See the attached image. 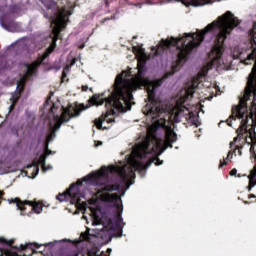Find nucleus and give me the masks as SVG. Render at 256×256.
Returning a JSON list of instances; mask_svg holds the SVG:
<instances>
[{"label": "nucleus", "mask_w": 256, "mask_h": 256, "mask_svg": "<svg viewBox=\"0 0 256 256\" xmlns=\"http://www.w3.org/2000/svg\"><path fill=\"white\" fill-rule=\"evenodd\" d=\"M29 3V0H21L18 4H12L10 6L6 7L8 8V11L1 15H6V18L11 17L12 15H19L21 11H23V7Z\"/></svg>", "instance_id": "obj_14"}, {"label": "nucleus", "mask_w": 256, "mask_h": 256, "mask_svg": "<svg viewBox=\"0 0 256 256\" xmlns=\"http://www.w3.org/2000/svg\"><path fill=\"white\" fill-rule=\"evenodd\" d=\"M133 39H137V36H134Z\"/></svg>", "instance_id": "obj_39"}, {"label": "nucleus", "mask_w": 256, "mask_h": 256, "mask_svg": "<svg viewBox=\"0 0 256 256\" xmlns=\"http://www.w3.org/2000/svg\"><path fill=\"white\" fill-rule=\"evenodd\" d=\"M243 149V146H235L234 151H238V155L241 157L243 155V152L241 151Z\"/></svg>", "instance_id": "obj_24"}, {"label": "nucleus", "mask_w": 256, "mask_h": 256, "mask_svg": "<svg viewBox=\"0 0 256 256\" xmlns=\"http://www.w3.org/2000/svg\"><path fill=\"white\" fill-rule=\"evenodd\" d=\"M111 1L113 0H104L105 7H109V4L111 3Z\"/></svg>", "instance_id": "obj_30"}, {"label": "nucleus", "mask_w": 256, "mask_h": 256, "mask_svg": "<svg viewBox=\"0 0 256 256\" xmlns=\"http://www.w3.org/2000/svg\"><path fill=\"white\" fill-rule=\"evenodd\" d=\"M59 111V113H57ZM81 115V110L75 106H69L68 108L59 106L52 103L51 100H46L43 107L42 116H45V125L48 127V134L46 136L47 142L51 143L57 134L56 131L61 129L63 123L69 122L73 117H79Z\"/></svg>", "instance_id": "obj_4"}, {"label": "nucleus", "mask_w": 256, "mask_h": 256, "mask_svg": "<svg viewBox=\"0 0 256 256\" xmlns=\"http://www.w3.org/2000/svg\"><path fill=\"white\" fill-rule=\"evenodd\" d=\"M18 45V49H22L26 53H35V51H39V49H43V47L48 48L44 52V57H49L53 51H55V47H57V36L49 35L44 37L40 42H33L26 38H21L16 42Z\"/></svg>", "instance_id": "obj_7"}, {"label": "nucleus", "mask_w": 256, "mask_h": 256, "mask_svg": "<svg viewBox=\"0 0 256 256\" xmlns=\"http://www.w3.org/2000/svg\"><path fill=\"white\" fill-rule=\"evenodd\" d=\"M95 15H97V12H92L86 16V19H88L89 21H92Z\"/></svg>", "instance_id": "obj_25"}, {"label": "nucleus", "mask_w": 256, "mask_h": 256, "mask_svg": "<svg viewBox=\"0 0 256 256\" xmlns=\"http://www.w3.org/2000/svg\"><path fill=\"white\" fill-rule=\"evenodd\" d=\"M8 69H11V66L9 65V63L6 61L4 63V65L1 67L0 69V73H5V71H8Z\"/></svg>", "instance_id": "obj_21"}, {"label": "nucleus", "mask_w": 256, "mask_h": 256, "mask_svg": "<svg viewBox=\"0 0 256 256\" xmlns=\"http://www.w3.org/2000/svg\"><path fill=\"white\" fill-rule=\"evenodd\" d=\"M8 202L15 203L16 207L20 212L21 215H29L32 211L39 215L40 213L43 212V206L41 204H33L31 201H23L19 198H14V199H8Z\"/></svg>", "instance_id": "obj_12"}, {"label": "nucleus", "mask_w": 256, "mask_h": 256, "mask_svg": "<svg viewBox=\"0 0 256 256\" xmlns=\"http://www.w3.org/2000/svg\"><path fill=\"white\" fill-rule=\"evenodd\" d=\"M45 149H46L45 156H40V158L38 160L39 165H41V167H42L43 173H47V171H51V169H53V166L49 165L47 167V166H45V163H46L47 157H49V155H55V152H53L49 149L48 144L45 146Z\"/></svg>", "instance_id": "obj_15"}, {"label": "nucleus", "mask_w": 256, "mask_h": 256, "mask_svg": "<svg viewBox=\"0 0 256 256\" xmlns=\"http://www.w3.org/2000/svg\"><path fill=\"white\" fill-rule=\"evenodd\" d=\"M81 185H83V182L81 181L71 184L64 194L57 195V200L60 201V203H63V201H70L72 205H80L81 199H85V194L81 193Z\"/></svg>", "instance_id": "obj_9"}, {"label": "nucleus", "mask_w": 256, "mask_h": 256, "mask_svg": "<svg viewBox=\"0 0 256 256\" xmlns=\"http://www.w3.org/2000/svg\"><path fill=\"white\" fill-rule=\"evenodd\" d=\"M39 61H34L32 63L20 62L18 69L20 70L19 78L16 80V90L14 96H12L13 103L19 101L21 93L25 90V83L30 81L31 77H37V69H39Z\"/></svg>", "instance_id": "obj_8"}, {"label": "nucleus", "mask_w": 256, "mask_h": 256, "mask_svg": "<svg viewBox=\"0 0 256 256\" xmlns=\"http://www.w3.org/2000/svg\"><path fill=\"white\" fill-rule=\"evenodd\" d=\"M253 189V187H251V185H248V191H251Z\"/></svg>", "instance_id": "obj_35"}, {"label": "nucleus", "mask_w": 256, "mask_h": 256, "mask_svg": "<svg viewBox=\"0 0 256 256\" xmlns=\"http://www.w3.org/2000/svg\"><path fill=\"white\" fill-rule=\"evenodd\" d=\"M159 3L161 0H145L143 3L135 4V6L141 8L143 5H159Z\"/></svg>", "instance_id": "obj_19"}, {"label": "nucleus", "mask_w": 256, "mask_h": 256, "mask_svg": "<svg viewBox=\"0 0 256 256\" xmlns=\"http://www.w3.org/2000/svg\"><path fill=\"white\" fill-rule=\"evenodd\" d=\"M161 165H163V160H161Z\"/></svg>", "instance_id": "obj_40"}, {"label": "nucleus", "mask_w": 256, "mask_h": 256, "mask_svg": "<svg viewBox=\"0 0 256 256\" xmlns=\"http://www.w3.org/2000/svg\"><path fill=\"white\" fill-rule=\"evenodd\" d=\"M240 24L241 21L231 11H227L218 17L217 21L211 22L199 33H184L183 36L178 38L161 39L162 51L169 49V47H176L178 51L176 61L172 62L171 70L161 77V83L175 75L183 67V64L189 61V56L201 45L202 41H205L207 33H217L215 44L209 55L215 61H219L223 57V45H225L227 35H231V31Z\"/></svg>", "instance_id": "obj_2"}, {"label": "nucleus", "mask_w": 256, "mask_h": 256, "mask_svg": "<svg viewBox=\"0 0 256 256\" xmlns=\"http://www.w3.org/2000/svg\"><path fill=\"white\" fill-rule=\"evenodd\" d=\"M251 47L252 52L247 56L244 60L246 65H249V61H255V65L252 68V72L248 77L246 92L247 93H254L256 95V41H255V34L253 35V39L251 40Z\"/></svg>", "instance_id": "obj_10"}, {"label": "nucleus", "mask_w": 256, "mask_h": 256, "mask_svg": "<svg viewBox=\"0 0 256 256\" xmlns=\"http://www.w3.org/2000/svg\"><path fill=\"white\" fill-rule=\"evenodd\" d=\"M15 251H23L25 249V246L20 245V247H14Z\"/></svg>", "instance_id": "obj_28"}, {"label": "nucleus", "mask_w": 256, "mask_h": 256, "mask_svg": "<svg viewBox=\"0 0 256 256\" xmlns=\"http://www.w3.org/2000/svg\"><path fill=\"white\" fill-rule=\"evenodd\" d=\"M220 123H225V121H221Z\"/></svg>", "instance_id": "obj_41"}, {"label": "nucleus", "mask_w": 256, "mask_h": 256, "mask_svg": "<svg viewBox=\"0 0 256 256\" xmlns=\"http://www.w3.org/2000/svg\"><path fill=\"white\" fill-rule=\"evenodd\" d=\"M159 155H161V137H141L140 141L130 145L125 159L119 161V164L110 165L109 168L104 166L101 172H92L83 178L87 185L97 187L98 194L107 191L100 194L106 209L94 212L89 218L82 216L87 225L91 223L92 227H95L92 233L91 229L86 227L88 243L94 246L107 245L114 237H123L126 223L123 222L121 197H125L129 187L135 183L134 180L131 181L136 177L135 172L145 177V171L149 169L151 163H155L156 167L161 165Z\"/></svg>", "instance_id": "obj_1"}, {"label": "nucleus", "mask_w": 256, "mask_h": 256, "mask_svg": "<svg viewBox=\"0 0 256 256\" xmlns=\"http://www.w3.org/2000/svg\"><path fill=\"white\" fill-rule=\"evenodd\" d=\"M31 249H33V247L35 248V249H39V244H34V246H33V244H30V246H29Z\"/></svg>", "instance_id": "obj_31"}, {"label": "nucleus", "mask_w": 256, "mask_h": 256, "mask_svg": "<svg viewBox=\"0 0 256 256\" xmlns=\"http://www.w3.org/2000/svg\"><path fill=\"white\" fill-rule=\"evenodd\" d=\"M163 111H165V108H163V106L161 107V112L163 113Z\"/></svg>", "instance_id": "obj_37"}, {"label": "nucleus", "mask_w": 256, "mask_h": 256, "mask_svg": "<svg viewBox=\"0 0 256 256\" xmlns=\"http://www.w3.org/2000/svg\"><path fill=\"white\" fill-rule=\"evenodd\" d=\"M249 203H251V202H249V201H244V204H245V205H249Z\"/></svg>", "instance_id": "obj_36"}, {"label": "nucleus", "mask_w": 256, "mask_h": 256, "mask_svg": "<svg viewBox=\"0 0 256 256\" xmlns=\"http://www.w3.org/2000/svg\"><path fill=\"white\" fill-rule=\"evenodd\" d=\"M101 145H103V142L95 141V144H94L95 147H101Z\"/></svg>", "instance_id": "obj_29"}, {"label": "nucleus", "mask_w": 256, "mask_h": 256, "mask_svg": "<svg viewBox=\"0 0 256 256\" xmlns=\"http://www.w3.org/2000/svg\"><path fill=\"white\" fill-rule=\"evenodd\" d=\"M99 251H100V249L97 246H94L90 250H88L90 255H95V256H109V255H111V251H113V250L111 248H108L106 250V252L102 251L100 254H97V253H99Z\"/></svg>", "instance_id": "obj_16"}, {"label": "nucleus", "mask_w": 256, "mask_h": 256, "mask_svg": "<svg viewBox=\"0 0 256 256\" xmlns=\"http://www.w3.org/2000/svg\"><path fill=\"white\" fill-rule=\"evenodd\" d=\"M233 155H237L235 154V150H230L227 154L226 159L223 158V160H220V164H219V169H221L222 167H225V165H227V159H229V157H233Z\"/></svg>", "instance_id": "obj_18"}, {"label": "nucleus", "mask_w": 256, "mask_h": 256, "mask_svg": "<svg viewBox=\"0 0 256 256\" xmlns=\"http://www.w3.org/2000/svg\"><path fill=\"white\" fill-rule=\"evenodd\" d=\"M119 10H116V13L111 15L110 17H106L103 20H101L102 25L107 23V21H115V19H119Z\"/></svg>", "instance_id": "obj_20"}, {"label": "nucleus", "mask_w": 256, "mask_h": 256, "mask_svg": "<svg viewBox=\"0 0 256 256\" xmlns=\"http://www.w3.org/2000/svg\"><path fill=\"white\" fill-rule=\"evenodd\" d=\"M229 175H230L231 177H235V175H237V169H236V168L232 169V170L229 172Z\"/></svg>", "instance_id": "obj_27"}, {"label": "nucleus", "mask_w": 256, "mask_h": 256, "mask_svg": "<svg viewBox=\"0 0 256 256\" xmlns=\"http://www.w3.org/2000/svg\"><path fill=\"white\" fill-rule=\"evenodd\" d=\"M3 195H4L3 191L0 190V199H2Z\"/></svg>", "instance_id": "obj_34"}, {"label": "nucleus", "mask_w": 256, "mask_h": 256, "mask_svg": "<svg viewBox=\"0 0 256 256\" xmlns=\"http://www.w3.org/2000/svg\"><path fill=\"white\" fill-rule=\"evenodd\" d=\"M0 256H3L1 252H0Z\"/></svg>", "instance_id": "obj_42"}, {"label": "nucleus", "mask_w": 256, "mask_h": 256, "mask_svg": "<svg viewBox=\"0 0 256 256\" xmlns=\"http://www.w3.org/2000/svg\"><path fill=\"white\" fill-rule=\"evenodd\" d=\"M244 117L245 112H243V108H241L240 106H236L232 108V114L226 120L227 126L232 127V122L235 121V119H242L239 128L236 130L237 136L234 137L232 142H230V149H233V145H235V142L239 139H244V141H247V138L249 137L252 143H255L256 141L255 120H253V116H251L252 125L250 129H247L249 115H246V119H244Z\"/></svg>", "instance_id": "obj_6"}, {"label": "nucleus", "mask_w": 256, "mask_h": 256, "mask_svg": "<svg viewBox=\"0 0 256 256\" xmlns=\"http://www.w3.org/2000/svg\"><path fill=\"white\" fill-rule=\"evenodd\" d=\"M79 49H85V44L80 45Z\"/></svg>", "instance_id": "obj_33"}, {"label": "nucleus", "mask_w": 256, "mask_h": 256, "mask_svg": "<svg viewBox=\"0 0 256 256\" xmlns=\"http://www.w3.org/2000/svg\"><path fill=\"white\" fill-rule=\"evenodd\" d=\"M0 25L2 29L10 33H19V31H21V23L9 20L5 14L0 15Z\"/></svg>", "instance_id": "obj_13"}, {"label": "nucleus", "mask_w": 256, "mask_h": 256, "mask_svg": "<svg viewBox=\"0 0 256 256\" xmlns=\"http://www.w3.org/2000/svg\"><path fill=\"white\" fill-rule=\"evenodd\" d=\"M193 89H195V84H192Z\"/></svg>", "instance_id": "obj_38"}, {"label": "nucleus", "mask_w": 256, "mask_h": 256, "mask_svg": "<svg viewBox=\"0 0 256 256\" xmlns=\"http://www.w3.org/2000/svg\"><path fill=\"white\" fill-rule=\"evenodd\" d=\"M248 199H256L255 194H250V195H248Z\"/></svg>", "instance_id": "obj_32"}, {"label": "nucleus", "mask_w": 256, "mask_h": 256, "mask_svg": "<svg viewBox=\"0 0 256 256\" xmlns=\"http://www.w3.org/2000/svg\"><path fill=\"white\" fill-rule=\"evenodd\" d=\"M9 109L11 110V106L9 107Z\"/></svg>", "instance_id": "obj_43"}, {"label": "nucleus", "mask_w": 256, "mask_h": 256, "mask_svg": "<svg viewBox=\"0 0 256 256\" xmlns=\"http://www.w3.org/2000/svg\"><path fill=\"white\" fill-rule=\"evenodd\" d=\"M255 184H256V165L250 171V175H249V185H250V188L254 187Z\"/></svg>", "instance_id": "obj_17"}, {"label": "nucleus", "mask_w": 256, "mask_h": 256, "mask_svg": "<svg viewBox=\"0 0 256 256\" xmlns=\"http://www.w3.org/2000/svg\"><path fill=\"white\" fill-rule=\"evenodd\" d=\"M188 97H193V88L186 90L185 98L178 100L167 116L161 118V129L165 131L164 140L161 139V153H165L167 149H173V143L177 141L175 123H181V117L191 119V112L185 107V100Z\"/></svg>", "instance_id": "obj_3"}, {"label": "nucleus", "mask_w": 256, "mask_h": 256, "mask_svg": "<svg viewBox=\"0 0 256 256\" xmlns=\"http://www.w3.org/2000/svg\"><path fill=\"white\" fill-rule=\"evenodd\" d=\"M37 175H39V166H37L36 168H35V171L33 172V179H35V177H37Z\"/></svg>", "instance_id": "obj_26"}, {"label": "nucleus", "mask_w": 256, "mask_h": 256, "mask_svg": "<svg viewBox=\"0 0 256 256\" xmlns=\"http://www.w3.org/2000/svg\"><path fill=\"white\" fill-rule=\"evenodd\" d=\"M46 247H56L59 251H63L60 256H79V250L73 241L65 238L62 240H54L46 244Z\"/></svg>", "instance_id": "obj_11"}, {"label": "nucleus", "mask_w": 256, "mask_h": 256, "mask_svg": "<svg viewBox=\"0 0 256 256\" xmlns=\"http://www.w3.org/2000/svg\"><path fill=\"white\" fill-rule=\"evenodd\" d=\"M41 3L46 7V11H43L45 19H48L50 28L53 33H61L67 23L69 22L70 15H73V5L59 7L54 0H40Z\"/></svg>", "instance_id": "obj_5"}, {"label": "nucleus", "mask_w": 256, "mask_h": 256, "mask_svg": "<svg viewBox=\"0 0 256 256\" xmlns=\"http://www.w3.org/2000/svg\"><path fill=\"white\" fill-rule=\"evenodd\" d=\"M9 242H10V243H13V240L8 241V240L5 239V238H0V243H1L2 245H9Z\"/></svg>", "instance_id": "obj_23"}, {"label": "nucleus", "mask_w": 256, "mask_h": 256, "mask_svg": "<svg viewBox=\"0 0 256 256\" xmlns=\"http://www.w3.org/2000/svg\"><path fill=\"white\" fill-rule=\"evenodd\" d=\"M184 5H186V7H189V5H192V7H203V5H206V4H199V5H195L193 4V0H190L187 4L185 2H183Z\"/></svg>", "instance_id": "obj_22"}]
</instances>
